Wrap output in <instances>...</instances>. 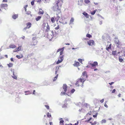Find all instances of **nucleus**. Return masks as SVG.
<instances>
[{"label": "nucleus", "instance_id": "obj_1", "mask_svg": "<svg viewBox=\"0 0 125 125\" xmlns=\"http://www.w3.org/2000/svg\"><path fill=\"white\" fill-rule=\"evenodd\" d=\"M63 0H58L57 2L55 4L53 7V10L54 11H58L59 13L60 12V9L59 7H61L63 2Z\"/></svg>", "mask_w": 125, "mask_h": 125}, {"label": "nucleus", "instance_id": "obj_2", "mask_svg": "<svg viewBox=\"0 0 125 125\" xmlns=\"http://www.w3.org/2000/svg\"><path fill=\"white\" fill-rule=\"evenodd\" d=\"M63 55H62V56H59V58L56 62L57 64H59L63 61Z\"/></svg>", "mask_w": 125, "mask_h": 125}, {"label": "nucleus", "instance_id": "obj_3", "mask_svg": "<svg viewBox=\"0 0 125 125\" xmlns=\"http://www.w3.org/2000/svg\"><path fill=\"white\" fill-rule=\"evenodd\" d=\"M11 71L13 72V75H12V77L14 79H17V73H15L14 71V70H11Z\"/></svg>", "mask_w": 125, "mask_h": 125}, {"label": "nucleus", "instance_id": "obj_4", "mask_svg": "<svg viewBox=\"0 0 125 125\" xmlns=\"http://www.w3.org/2000/svg\"><path fill=\"white\" fill-rule=\"evenodd\" d=\"M87 43L89 45L92 46L94 45V42L93 40H91L89 41H88Z\"/></svg>", "mask_w": 125, "mask_h": 125}, {"label": "nucleus", "instance_id": "obj_5", "mask_svg": "<svg viewBox=\"0 0 125 125\" xmlns=\"http://www.w3.org/2000/svg\"><path fill=\"white\" fill-rule=\"evenodd\" d=\"M90 64L92 67H95V66L98 65V63L97 62H94L93 63H90Z\"/></svg>", "mask_w": 125, "mask_h": 125}, {"label": "nucleus", "instance_id": "obj_6", "mask_svg": "<svg viewBox=\"0 0 125 125\" xmlns=\"http://www.w3.org/2000/svg\"><path fill=\"white\" fill-rule=\"evenodd\" d=\"M67 86L65 84H63V89H64V91L65 92H66L67 90Z\"/></svg>", "mask_w": 125, "mask_h": 125}, {"label": "nucleus", "instance_id": "obj_7", "mask_svg": "<svg viewBox=\"0 0 125 125\" xmlns=\"http://www.w3.org/2000/svg\"><path fill=\"white\" fill-rule=\"evenodd\" d=\"M7 6L8 5L7 4H2L0 5V8L7 7Z\"/></svg>", "mask_w": 125, "mask_h": 125}, {"label": "nucleus", "instance_id": "obj_8", "mask_svg": "<svg viewBox=\"0 0 125 125\" xmlns=\"http://www.w3.org/2000/svg\"><path fill=\"white\" fill-rule=\"evenodd\" d=\"M74 21V19L73 18H72L70 20L69 24H73V22Z\"/></svg>", "mask_w": 125, "mask_h": 125}, {"label": "nucleus", "instance_id": "obj_9", "mask_svg": "<svg viewBox=\"0 0 125 125\" xmlns=\"http://www.w3.org/2000/svg\"><path fill=\"white\" fill-rule=\"evenodd\" d=\"M10 48H14L16 47V46L14 44H10L9 46Z\"/></svg>", "mask_w": 125, "mask_h": 125}, {"label": "nucleus", "instance_id": "obj_10", "mask_svg": "<svg viewBox=\"0 0 125 125\" xmlns=\"http://www.w3.org/2000/svg\"><path fill=\"white\" fill-rule=\"evenodd\" d=\"M27 26L28 27V29L31 26V23L30 22H28L26 24Z\"/></svg>", "mask_w": 125, "mask_h": 125}, {"label": "nucleus", "instance_id": "obj_11", "mask_svg": "<svg viewBox=\"0 0 125 125\" xmlns=\"http://www.w3.org/2000/svg\"><path fill=\"white\" fill-rule=\"evenodd\" d=\"M44 13L43 11L41 9H39V12L38 13L43 14Z\"/></svg>", "mask_w": 125, "mask_h": 125}, {"label": "nucleus", "instance_id": "obj_12", "mask_svg": "<svg viewBox=\"0 0 125 125\" xmlns=\"http://www.w3.org/2000/svg\"><path fill=\"white\" fill-rule=\"evenodd\" d=\"M18 15L16 14H15L12 16V18L14 19H16L18 17Z\"/></svg>", "mask_w": 125, "mask_h": 125}, {"label": "nucleus", "instance_id": "obj_13", "mask_svg": "<svg viewBox=\"0 0 125 125\" xmlns=\"http://www.w3.org/2000/svg\"><path fill=\"white\" fill-rule=\"evenodd\" d=\"M16 57L18 59H20L21 58L23 57L22 55L21 54L20 56L17 55L16 56Z\"/></svg>", "mask_w": 125, "mask_h": 125}, {"label": "nucleus", "instance_id": "obj_14", "mask_svg": "<svg viewBox=\"0 0 125 125\" xmlns=\"http://www.w3.org/2000/svg\"><path fill=\"white\" fill-rule=\"evenodd\" d=\"M116 43V44H117V47L118 48H119L120 46L119 45H120L121 44V43L120 41L119 40Z\"/></svg>", "mask_w": 125, "mask_h": 125}, {"label": "nucleus", "instance_id": "obj_15", "mask_svg": "<svg viewBox=\"0 0 125 125\" xmlns=\"http://www.w3.org/2000/svg\"><path fill=\"white\" fill-rule=\"evenodd\" d=\"M83 14L84 15L85 17L87 18L88 17V15L87 13H86L85 12H84L83 13Z\"/></svg>", "mask_w": 125, "mask_h": 125}, {"label": "nucleus", "instance_id": "obj_16", "mask_svg": "<svg viewBox=\"0 0 125 125\" xmlns=\"http://www.w3.org/2000/svg\"><path fill=\"white\" fill-rule=\"evenodd\" d=\"M82 75L83 76H86V77L87 78V77L88 76L86 73V72H84L83 73Z\"/></svg>", "mask_w": 125, "mask_h": 125}, {"label": "nucleus", "instance_id": "obj_17", "mask_svg": "<svg viewBox=\"0 0 125 125\" xmlns=\"http://www.w3.org/2000/svg\"><path fill=\"white\" fill-rule=\"evenodd\" d=\"M41 16H38L36 18L35 20L37 21H39L41 18Z\"/></svg>", "mask_w": 125, "mask_h": 125}, {"label": "nucleus", "instance_id": "obj_18", "mask_svg": "<svg viewBox=\"0 0 125 125\" xmlns=\"http://www.w3.org/2000/svg\"><path fill=\"white\" fill-rule=\"evenodd\" d=\"M80 64V63L78 62H77L75 63L74 65L76 66H78V65H79Z\"/></svg>", "mask_w": 125, "mask_h": 125}, {"label": "nucleus", "instance_id": "obj_19", "mask_svg": "<svg viewBox=\"0 0 125 125\" xmlns=\"http://www.w3.org/2000/svg\"><path fill=\"white\" fill-rule=\"evenodd\" d=\"M47 29L46 30V31L47 32H48L50 30V27L49 25H48L47 24Z\"/></svg>", "mask_w": 125, "mask_h": 125}, {"label": "nucleus", "instance_id": "obj_20", "mask_svg": "<svg viewBox=\"0 0 125 125\" xmlns=\"http://www.w3.org/2000/svg\"><path fill=\"white\" fill-rule=\"evenodd\" d=\"M111 44H110L109 45V47H107L106 48V50L108 51H109V50L111 48Z\"/></svg>", "mask_w": 125, "mask_h": 125}, {"label": "nucleus", "instance_id": "obj_21", "mask_svg": "<svg viewBox=\"0 0 125 125\" xmlns=\"http://www.w3.org/2000/svg\"><path fill=\"white\" fill-rule=\"evenodd\" d=\"M8 66L9 67H11L12 66L13 64L11 63H10L9 64H7Z\"/></svg>", "mask_w": 125, "mask_h": 125}, {"label": "nucleus", "instance_id": "obj_22", "mask_svg": "<svg viewBox=\"0 0 125 125\" xmlns=\"http://www.w3.org/2000/svg\"><path fill=\"white\" fill-rule=\"evenodd\" d=\"M97 10H94L93 11H92L91 12V14L92 15H94L95 14L96 11Z\"/></svg>", "mask_w": 125, "mask_h": 125}, {"label": "nucleus", "instance_id": "obj_23", "mask_svg": "<svg viewBox=\"0 0 125 125\" xmlns=\"http://www.w3.org/2000/svg\"><path fill=\"white\" fill-rule=\"evenodd\" d=\"M51 21L52 22V23H54L55 22V20H54V18H53V17H52L51 19Z\"/></svg>", "mask_w": 125, "mask_h": 125}, {"label": "nucleus", "instance_id": "obj_24", "mask_svg": "<svg viewBox=\"0 0 125 125\" xmlns=\"http://www.w3.org/2000/svg\"><path fill=\"white\" fill-rule=\"evenodd\" d=\"M116 51H113L112 53L113 55H115L116 54Z\"/></svg>", "mask_w": 125, "mask_h": 125}, {"label": "nucleus", "instance_id": "obj_25", "mask_svg": "<svg viewBox=\"0 0 125 125\" xmlns=\"http://www.w3.org/2000/svg\"><path fill=\"white\" fill-rule=\"evenodd\" d=\"M106 121L105 119H103L101 121V123L102 124H103L104 123H106Z\"/></svg>", "mask_w": 125, "mask_h": 125}, {"label": "nucleus", "instance_id": "obj_26", "mask_svg": "<svg viewBox=\"0 0 125 125\" xmlns=\"http://www.w3.org/2000/svg\"><path fill=\"white\" fill-rule=\"evenodd\" d=\"M58 74H57V75L54 77V79L53 80V81H55L56 80L58 77Z\"/></svg>", "mask_w": 125, "mask_h": 125}, {"label": "nucleus", "instance_id": "obj_27", "mask_svg": "<svg viewBox=\"0 0 125 125\" xmlns=\"http://www.w3.org/2000/svg\"><path fill=\"white\" fill-rule=\"evenodd\" d=\"M90 123L92 125H95L96 124V121L94 122V123L91 122H90Z\"/></svg>", "mask_w": 125, "mask_h": 125}, {"label": "nucleus", "instance_id": "obj_28", "mask_svg": "<svg viewBox=\"0 0 125 125\" xmlns=\"http://www.w3.org/2000/svg\"><path fill=\"white\" fill-rule=\"evenodd\" d=\"M83 81V80L82 78H80L79 80H78L77 81V82L78 83H79V82H82Z\"/></svg>", "mask_w": 125, "mask_h": 125}, {"label": "nucleus", "instance_id": "obj_29", "mask_svg": "<svg viewBox=\"0 0 125 125\" xmlns=\"http://www.w3.org/2000/svg\"><path fill=\"white\" fill-rule=\"evenodd\" d=\"M86 36L87 37H88L89 38H90L92 37V36L91 35L88 34H87Z\"/></svg>", "mask_w": 125, "mask_h": 125}, {"label": "nucleus", "instance_id": "obj_30", "mask_svg": "<svg viewBox=\"0 0 125 125\" xmlns=\"http://www.w3.org/2000/svg\"><path fill=\"white\" fill-rule=\"evenodd\" d=\"M119 61L121 62L123 61V59L122 58H121L120 57H119Z\"/></svg>", "mask_w": 125, "mask_h": 125}, {"label": "nucleus", "instance_id": "obj_31", "mask_svg": "<svg viewBox=\"0 0 125 125\" xmlns=\"http://www.w3.org/2000/svg\"><path fill=\"white\" fill-rule=\"evenodd\" d=\"M47 116L48 117H50L51 116V114H50L49 112H48L47 114Z\"/></svg>", "mask_w": 125, "mask_h": 125}, {"label": "nucleus", "instance_id": "obj_32", "mask_svg": "<svg viewBox=\"0 0 125 125\" xmlns=\"http://www.w3.org/2000/svg\"><path fill=\"white\" fill-rule=\"evenodd\" d=\"M78 61L79 62H80L82 64V59H79L78 60Z\"/></svg>", "mask_w": 125, "mask_h": 125}, {"label": "nucleus", "instance_id": "obj_33", "mask_svg": "<svg viewBox=\"0 0 125 125\" xmlns=\"http://www.w3.org/2000/svg\"><path fill=\"white\" fill-rule=\"evenodd\" d=\"M65 94L66 93L64 92H62L61 93V95H65Z\"/></svg>", "mask_w": 125, "mask_h": 125}, {"label": "nucleus", "instance_id": "obj_34", "mask_svg": "<svg viewBox=\"0 0 125 125\" xmlns=\"http://www.w3.org/2000/svg\"><path fill=\"white\" fill-rule=\"evenodd\" d=\"M84 2L85 3L87 4H88L90 2V1L89 0H84Z\"/></svg>", "mask_w": 125, "mask_h": 125}, {"label": "nucleus", "instance_id": "obj_35", "mask_svg": "<svg viewBox=\"0 0 125 125\" xmlns=\"http://www.w3.org/2000/svg\"><path fill=\"white\" fill-rule=\"evenodd\" d=\"M34 0H32L31 2V4L32 6H33L34 4Z\"/></svg>", "mask_w": 125, "mask_h": 125}, {"label": "nucleus", "instance_id": "obj_36", "mask_svg": "<svg viewBox=\"0 0 125 125\" xmlns=\"http://www.w3.org/2000/svg\"><path fill=\"white\" fill-rule=\"evenodd\" d=\"M118 40L117 38H115V43H116L118 41Z\"/></svg>", "mask_w": 125, "mask_h": 125}, {"label": "nucleus", "instance_id": "obj_37", "mask_svg": "<svg viewBox=\"0 0 125 125\" xmlns=\"http://www.w3.org/2000/svg\"><path fill=\"white\" fill-rule=\"evenodd\" d=\"M75 91V90L73 89L71 90V93H73Z\"/></svg>", "mask_w": 125, "mask_h": 125}, {"label": "nucleus", "instance_id": "obj_38", "mask_svg": "<svg viewBox=\"0 0 125 125\" xmlns=\"http://www.w3.org/2000/svg\"><path fill=\"white\" fill-rule=\"evenodd\" d=\"M21 50V48H20L19 50H17H17H15V51H13V52H18V51H20Z\"/></svg>", "mask_w": 125, "mask_h": 125}, {"label": "nucleus", "instance_id": "obj_39", "mask_svg": "<svg viewBox=\"0 0 125 125\" xmlns=\"http://www.w3.org/2000/svg\"><path fill=\"white\" fill-rule=\"evenodd\" d=\"M27 28L28 29V27L27 26V27L26 26L24 28V29H23V30L24 31H25L26 30V29Z\"/></svg>", "mask_w": 125, "mask_h": 125}, {"label": "nucleus", "instance_id": "obj_40", "mask_svg": "<svg viewBox=\"0 0 125 125\" xmlns=\"http://www.w3.org/2000/svg\"><path fill=\"white\" fill-rule=\"evenodd\" d=\"M98 115V113H96L95 115H94L93 116V117H96L97 116V115Z\"/></svg>", "mask_w": 125, "mask_h": 125}, {"label": "nucleus", "instance_id": "obj_41", "mask_svg": "<svg viewBox=\"0 0 125 125\" xmlns=\"http://www.w3.org/2000/svg\"><path fill=\"white\" fill-rule=\"evenodd\" d=\"M59 25H58L55 28V29L56 30H57L58 29H59Z\"/></svg>", "mask_w": 125, "mask_h": 125}, {"label": "nucleus", "instance_id": "obj_42", "mask_svg": "<svg viewBox=\"0 0 125 125\" xmlns=\"http://www.w3.org/2000/svg\"><path fill=\"white\" fill-rule=\"evenodd\" d=\"M45 106L46 107V108L48 109H49V106L47 105H45Z\"/></svg>", "mask_w": 125, "mask_h": 125}, {"label": "nucleus", "instance_id": "obj_43", "mask_svg": "<svg viewBox=\"0 0 125 125\" xmlns=\"http://www.w3.org/2000/svg\"><path fill=\"white\" fill-rule=\"evenodd\" d=\"M63 122L64 121L63 120H61L60 121V124H63Z\"/></svg>", "mask_w": 125, "mask_h": 125}, {"label": "nucleus", "instance_id": "obj_44", "mask_svg": "<svg viewBox=\"0 0 125 125\" xmlns=\"http://www.w3.org/2000/svg\"><path fill=\"white\" fill-rule=\"evenodd\" d=\"M27 6V5H25L24 7V8L25 9V11H26V7Z\"/></svg>", "mask_w": 125, "mask_h": 125}, {"label": "nucleus", "instance_id": "obj_45", "mask_svg": "<svg viewBox=\"0 0 125 125\" xmlns=\"http://www.w3.org/2000/svg\"><path fill=\"white\" fill-rule=\"evenodd\" d=\"M21 46H19V47H18L17 49H15V50H16V49H17V50H19V49H20V48H21Z\"/></svg>", "mask_w": 125, "mask_h": 125}, {"label": "nucleus", "instance_id": "obj_46", "mask_svg": "<svg viewBox=\"0 0 125 125\" xmlns=\"http://www.w3.org/2000/svg\"><path fill=\"white\" fill-rule=\"evenodd\" d=\"M36 39V37H34L32 38V40L33 41H34Z\"/></svg>", "mask_w": 125, "mask_h": 125}, {"label": "nucleus", "instance_id": "obj_47", "mask_svg": "<svg viewBox=\"0 0 125 125\" xmlns=\"http://www.w3.org/2000/svg\"><path fill=\"white\" fill-rule=\"evenodd\" d=\"M83 2V0H78V2H81L82 3Z\"/></svg>", "mask_w": 125, "mask_h": 125}, {"label": "nucleus", "instance_id": "obj_48", "mask_svg": "<svg viewBox=\"0 0 125 125\" xmlns=\"http://www.w3.org/2000/svg\"><path fill=\"white\" fill-rule=\"evenodd\" d=\"M60 55H61L63 53V51H61L60 52Z\"/></svg>", "mask_w": 125, "mask_h": 125}, {"label": "nucleus", "instance_id": "obj_49", "mask_svg": "<svg viewBox=\"0 0 125 125\" xmlns=\"http://www.w3.org/2000/svg\"><path fill=\"white\" fill-rule=\"evenodd\" d=\"M115 89H114L112 91V93H115Z\"/></svg>", "mask_w": 125, "mask_h": 125}, {"label": "nucleus", "instance_id": "obj_50", "mask_svg": "<svg viewBox=\"0 0 125 125\" xmlns=\"http://www.w3.org/2000/svg\"><path fill=\"white\" fill-rule=\"evenodd\" d=\"M77 82H76V83H75V84L77 86H79V84Z\"/></svg>", "mask_w": 125, "mask_h": 125}, {"label": "nucleus", "instance_id": "obj_51", "mask_svg": "<svg viewBox=\"0 0 125 125\" xmlns=\"http://www.w3.org/2000/svg\"><path fill=\"white\" fill-rule=\"evenodd\" d=\"M114 82H111V83H109V84L110 85H112L114 83Z\"/></svg>", "mask_w": 125, "mask_h": 125}, {"label": "nucleus", "instance_id": "obj_52", "mask_svg": "<svg viewBox=\"0 0 125 125\" xmlns=\"http://www.w3.org/2000/svg\"><path fill=\"white\" fill-rule=\"evenodd\" d=\"M92 119V117H90L89 119L88 120H87V121H88V122L90 121Z\"/></svg>", "mask_w": 125, "mask_h": 125}, {"label": "nucleus", "instance_id": "obj_53", "mask_svg": "<svg viewBox=\"0 0 125 125\" xmlns=\"http://www.w3.org/2000/svg\"><path fill=\"white\" fill-rule=\"evenodd\" d=\"M64 47H63L62 48H61V51H63V50L64 49Z\"/></svg>", "mask_w": 125, "mask_h": 125}, {"label": "nucleus", "instance_id": "obj_54", "mask_svg": "<svg viewBox=\"0 0 125 125\" xmlns=\"http://www.w3.org/2000/svg\"><path fill=\"white\" fill-rule=\"evenodd\" d=\"M78 5H81L82 4V3L81 2H78Z\"/></svg>", "mask_w": 125, "mask_h": 125}, {"label": "nucleus", "instance_id": "obj_55", "mask_svg": "<svg viewBox=\"0 0 125 125\" xmlns=\"http://www.w3.org/2000/svg\"><path fill=\"white\" fill-rule=\"evenodd\" d=\"M61 51V49L59 48V49H58V50H57V52H58Z\"/></svg>", "mask_w": 125, "mask_h": 125}, {"label": "nucleus", "instance_id": "obj_56", "mask_svg": "<svg viewBox=\"0 0 125 125\" xmlns=\"http://www.w3.org/2000/svg\"><path fill=\"white\" fill-rule=\"evenodd\" d=\"M104 106L106 108H107L108 107V106L105 103L104 104Z\"/></svg>", "mask_w": 125, "mask_h": 125}, {"label": "nucleus", "instance_id": "obj_57", "mask_svg": "<svg viewBox=\"0 0 125 125\" xmlns=\"http://www.w3.org/2000/svg\"><path fill=\"white\" fill-rule=\"evenodd\" d=\"M35 90H33V94H33L35 95Z\"/></svg>", "mask_w": 125, "mask_h": 125}, {"label": "nucleus", "instance_id": "obj_58", "mask_svg": "<svg viewBox=\"0 0 125 125\" xmlns=\"http://www.w3.org/2000/svg\"><path fill=\"white\" fill-rule=\"evenodd\" d=\"M99 23L100 25H101L102 24V21H100L99 22Z\"/></svg>", "mask_w": 125, "mask_h": 125}, {"label": "nucleus", "instance_id": "obj_59", "mask_svg": "<svg viewBox=\"0 0 125 125\" xmlns=\"http://www.w3.org/2000/svg\"><path fill=\"white\" fill-rule=\"evenodd\" d=\"M104 99H102L100 101L101 102V103H102L104 102Z\"/></svg>", "mask_w": 125, "mask_h": 125}, {"label": "nucleus", "instance_id": "obj_60", "mask_svg": "<svg viewBox=\"0 0 125 125\" xmlns=\"http://www.w3.org/2000/svg\"><path fill=\"white\" fill-rule=\"evenodd\" d=\"M85 80H84V81H83V82H82V87H83V83H84V81H85Z\"/></svg>", "mask_w": 125, "mask_h": 125}, {"label": "nucleus", "instance_id": "obj_61", "mask_svg": "<svg viewBox=\"0 0 125 125\" xmlns=\"http://www.w3.org/2000/svg\"><path fill=\"white\" fill-rule=\"evenodd\" d=\"M58 31H55V34H58Z\"/></svg>", "mask_w": 125, "mask_h": 125}, {"label": "nucleus", "instance_id": "obj_62", "mask_svg": "<svg viewBox=\"0 0 125 125\" xmlns=\"http://www.w3.org/2000/svg\"><path fill=\"white\" fill-rule=\"evenodd\" d=\"M57 20H58L60 18V16H58V15L57 14Z\"/></svg>", "mask_w": 125, "mask_h": 125}, {"label": "nucleus", "instance_id": "obj_63", "mask_svg": "<svg viewBox=\"0 0 125 125\" xmlns=\"http://www.w3.org/2000/svg\"><path fill=\"white\" fill-rule=\"evenodd\" d=\"M78 123H79V122H77V123H75V124L74 125H77L78 124Z\"/></svg>", "mask_w": 125, "mask_h": 125}, {"label": "nucleus", "instance_id": "obj_64", "mask_svg": "<svg viewBox=\"0 0 125 125\" xmlns=\"http://www.w3.org/2000/svg\"><path fill=\"white\" fill-rule=\"evenodd\" d=\"M10 60L11 61H13V58H11L10 59Z\"/></svg>", "mask_w": 125, "mask_h": 125}]
</instances>
